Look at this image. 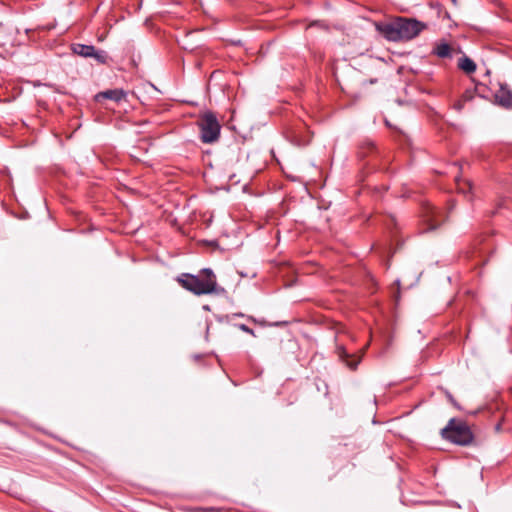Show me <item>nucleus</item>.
Segmentation results:
<instances>
[{"instance_id":"20e7f679","label":"nucleus","mask_w":512,"mask_h":512,"mask_svg":"<svg viewBox=\"0 0 512 512\" xmlns=\"http://www.w3.org/2000/svg\"><path fill=\"white\" fill-rule=\"evenodd\" d=\"M432 52L439 58L454 61L456 64H474L456 44L445 40L436 42Z\"/></svg>"},{"instance_id":"0eeeda50","label":"nucleus","mask_w":512,"mask_h":512,"mask_svg":"<svg viewBox=\"0 0 512 512\" xmlns=\"http://www.w3.org/2000/svg\"><path fill=\"white\" fill-rule=\"evenodd\" d=\"M464 73L476 84L487 85L486 78L490 76V70L486 66H460Z\"/></svg>"},{"instance_id":"f03ea898","label":"nucleus","mask_w":512,"mask_h":512,"mask_svg":"<svg viewBox=\"0 0 512 512\" xmlns=\"http://www.w3.org/2000/svg\"><path fill=\"white\" fill-rule=\"evenodd\" d=\"M177 282L186 290L195 295L224 292L223 288L217 287L216 276L211 269H203L199 275L188 273L181 274Z\"/></svg>"},{"instance_id":"423d86ee","label":"nucleus","mask_w":512,"mask_h":512,"mask_svg":"<svg viewBox=\"0 0 512 512\" xmlns=\"http://www.w3.org/2000/svg\"><path fill=\"white\" fill-rule=\"evenodd\" d=\"M74 54L82 56L84 58H92L94 61L98 63H106L110 59L106 52L102 50H96L92 45H84V44H73L71 47Z\"/></svg>"},{"instance_id":"9b49d317","label":"nucleus","mask_w":512,"mask_h":512,"mask_svg":"<svg viewBox=\"0 0 512 512\" xmlns=\"http://www.w3.org/2000/svg\"><path fill=\"white\" fill-rule=\"evenodd\" d=\"M496 100L503 107L509 108L512 106V92L501 87L499 92L496 94Z\"/></svg>"},{"instance_id":"ddd939ff","label":"nucleus","mask_w":512,"mask_h":512,"mask_svg":"<svg viewBox=\"0 0 512 512\" xmlns=\"http://www.w3.org/2000/svg\"><path fill=\"white\" fill-rule=\"evenodd\" d=\"M314 28H320L324 31H327V29H328L327 26L323 22H320V21L313 22L308 26L309 30L314 29Z\"/></svg>"},{"instance_id":"6e6552de","label":"nucleus","mask_w":512,"mask_h":512,"mask_svg":"<svg viewBox=\"0 0 512 512\" xmlns=\"http://www.w3.org/2000/svg\"><path fill=\"white\" fill-rule=\"evenodd\" d=\"M368 347V344H366L360 351L359 354H349L346 352L344 347L339 346L337 347V354L339 358L352 370H355L360 363L366 349Z\"/></svg>"},{"instance_id":"39448f33","label":"nucleus","mask_w":512,"mask_h":512,"mask_svg":"<svg viewBox=\"0 0 512 512\" xmlns=\"http://www.w3.org/2000/svg\"><path fill=\"white\" fill-rule=\"evenodd\" d=\"M198 125L201 131V140L204 143L216 142L220 135L221 126L216 116L211 112L204 113L199 121Z\"/></svg>"},{"instance_id":"9d476101","label":"nucleus","mask_w":512,"mask_h":512,"mask_svg":"<svg viewBox=\"0 0 512 512\" xmlns=\"http://www.w3.org/2000/svg\"><path fill=\"white\" fill-rule=\"evenodd\" d=\"M126 97V92L123 89H111L99 92L95 99L96 101H100L101 99H110L114 102H120Z\"/></svg>"},{"instance_id":"f8f14e48","label":"nucleus","mask_w":512,"mask_h":512,"mask_svg":"<svg viewBox=\"0 0 512 512\" xmlns=\"http://www.w3.org/2000/svg\"><path fill=\"white\" fill-rule=\"evenodd\" d=\"M458 191L466 194L472 191V183L469 180L456 179Z\"/></svg>"},{"instance_id":"7ed1b4c3","label":"nucleus","mask_w":512,"mask_h":512,"mask_svg":"<svg viewBox=\"0 0 512 512\" xmlns=\"http://www.w3.org/2000/svg\"><path fill=\"white\" fill-rule=\"evenodd\" d=\"M443 438L458 445H468L472 442L473 435L467 424L463 421L451 419L448 425L442 429Z\"/></svg>"},{"instance_id":"4468645a","label":"nucleus","mask_w":512,"mask_h":512,"mask_svg":"<svg viewBox=\"0 0 512 512\" xmlns=\"http://www.w3.org/2000/svg\"><path fill=\"white\" fill-rule=\"evenodd\" d=\"M240 329L246 333H249L252 335L254 334L253 330L251 328H249L248 326H246L245 324H241Z\"/></svg>"},{"instance_id":"f257e3e1","label":"nucleus","mask_w":512,"mask_h":512,"mask_svg":"<svg viewBox=\"0 0 512 512\" xmlns=\"http://www.w3.org/2000/svg\"><path fill=\"white\" fill-rule=\"evenodd\" d=\"M426 25L415 19L398 18L391 22L377 23V31L389 41H408L415 38Z\"/></svg>"},{"instance_id":"2eb2a0df","label":"nucleus","mask_w":512,"mask_h":512,"mask_svg":"<svg viewBox=\"0 0 512 512\" xmlns=\"http://www.w3.org/2000/svg\"><path fill=\"white\" fill-rule=\"evenodd\" d=\"M401 71H402V67H399L398 70H397L398 74H400Z\"/></svg>"},{"instance_id":"1a4fd4ad","label":"nucleus","mask_w":512,"mask_h":512,"mask_svg":"<svg viewBox=\"0 0 512 512\" xmlns=\"http://www.w3.org/2000/svg\"><path fill=\"white\" fill-rule=\"evenodd\" d=\"M423 221L426 223V231L434 230L439 225V212L430 204H426L422 209Z\"/></svg>"}]
</instances>
